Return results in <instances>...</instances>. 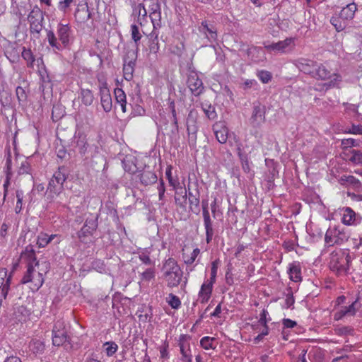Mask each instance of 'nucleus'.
Listing matches in <instances>:
<instances>
[{"label": "nucleus", "mask_w": 362, "mask_h": 362, "mask_svg": "<svg viewBox=\"0 0 362 362\" xmlns=\"http://www.w3.org/2000/svg\"><path fill=\"white\" fill-rule=\"evenodd\" d=\"M57 35L52 30L47 31V39L54 52L69 48L74 40L73 31L69 24L59 23Z\"/></svg>", "instance_id": "nucleus-1"}, {"label": "nucleus", "mask_w": 362, "mask_h": 362, "mask_svg": "<svg viewBox=\"0 0 362 362\" xmlns=\"http://www.w3.org/2000/svg\"><path fill=\"white\" fill-rule=\"evenodd\" d=\"M161 278L165 281L168 288L178 286L182 281L183 272L177 262L173 257H169L163 262L161 267Z\"/></svg>", "instance_id": "nucleus-2"}, {"label": "nucleus", "mask_w": 362, "mask_h": 362, "mask_svg": "<svg viewBox=\"0 0 362 362\" xmlns=\"http://www.w3.org/2000/svg\"><path fill=\"white\" fill-rule=\"evenodd\" d=\"M72 146L84 160H88L98 153V146L90 145L87 141L86 135L81 131L76 132Z\"/></svg>", "instance_id": "nucleus-3"}, {"label": "nucleus", "mask_w": 362, "mask_h": 362, "mask_svg": "<svg viewBox=\"0 0 362 362\" xmlns=\"http://www.w3.org/2000/svg\"><path fill=\"white\" fill-rule=\"evenodd\" d=\"M351 261V257L348 250H335L330 255L329 268L338 275L346 274Z\"/></svg>", "instance_id": "nucleus-4"}, {"label": "nucleus", "mask_w": 362, "mask_h": 362, "mask_svg": "<svg viewBox=\"0 0 362 362\" xmlns=\"http://www.w3.org/2000/svg\"><path fill=\"white\" fill-rule=\"evenodd\" d=\"M313 78L320 80H329L327 83H324L322 88L315 87V90H322L323 88L328 90L330 88L336 86L341 81V76L337 73H332L323 64H319L317 62L316 69L313 73Z\"/></svg>", "instance_id": "nucleus-5"}, {"label": "nucleus", "mask_w": 362, "mask_h": 362, "mask_svg": "<svg viewBox=\"0 0 362 362\" xmlns=\"http://www.w3.org/2000/svg\"><path fill=\"white\" fill-rule=\"evenodd\" d=\"M67 179V170L64 166L59 167L50 179L47 191L51 194L58 195L64 189V182Z\"/></svg>", "instance_id": "nucleus-6"}, {"label": "nucleus", "mask_w": 362, "mask_h": 362, "mask_svg": "<svg viewBox=\"0 0 362 362\" xmlns=\"http://www.w3.org/2000/svg\"><path fill=\"white\" fill-rule=\"evenodd\" d=\"M349 234L344 228L334 226L329 228L325 233V241L329 246L334 245H341L348 240Z\"/></svg>", "instance_id": "nucleus-7"}, {"label": "nucleus", "mask_w": 362, "mask_h": 362, "mask_svg": "<svg viewBox=\"0 0 362 362\" xmlns=\"http://www.w3.org/2000/svg\"><path fill=\"white\" fill-rule=\"evenodd\" d=\"M187 190L188 192L187 195L189 199V209L192 213L197 215L200 213V192L198 182H189Z\"/></svg>", "instance_id": "nucleus-8"}, {"label": "nucleus", "mask_w": 362, "mask_h": 362, "mask_svg": "<svg viewBox=\"0 0 362 362\" xmlns=\"http://www.w3.org/2000/svg\"><path fill=\"white\" fill-rule=\"evenodd\" d=\"M30 23V30L31 33L39 35L43 28L44 16L42 10L35 5L28 16Z\"/></svg>", "instance_id": "nucleus-9"}, {"label": "nucleus", "mask_w": 362, "mask_h": 362, "mask_svg": "<svg viewBox=\"0 0 362 362\" xmlns=\"http://www.w3.org/2000/svg\"><path fill=\"white\" fill-rule=\"evenodd\" d=\"M44 276L37 273L31 262L27 266V271L21 280V283L25 284L31 283L33 288L38 290L44 283Z\"/></svg>", "instance_id": "nucleus-10"}, {"label": "nucleus", "mask_w": 362, "mask_h": 362, "mask_svg": "<svg viewBox=\"0 0 362 362\" xmlns=\"http://www.w3.org/2000/svg\"><path fill=\"white\" fill-rule=\"evenodd\" d=\"M295 47V39L293 37H287L284 40L272 42L265 45L264 47L267 51H273L275 52L286 53L291 51Z\"/></svg>", "instance_id": "nucleus-11"}, {"label": "nucleus", "mask_w": 362, "mask_h": 362, "mask_svg": "<svg viewBox=\"0 0 362 362\" xmlns=\"http://www.w3.org/2000/svg\"><path fill=\"white\" fill-rule=\"evenodd\" d=\"M189 74H188L187 84L191 93L194 96H199L203 93L204 86L202 81L199 78L197 73L189 68Z\"/></svg>", "instance_id": "nucleus-12"}, {"label": "nucleus", "mask_w": 362, "mask_h": 362, "mask_svg": "<svg viewBox=\"0 0 362 362\" xmlns=\"http://www.w3.org/2000/svg\"><path fill=\"white\" fill-rule=\"evenodd\" d=\"M265 106L257 102L254 103L250 123L253 127H259L265 121Z\"/></svg>", "instance_id": "nucleus-13"}, {"label": "nucleus", "mask_w": 362, "mask_h": 362, "mask_svg": "<svg viewBox=\"0 0 362 362\" xmlns=\"http://www.w3.org/2000/svg\"><path fill=\"white\" fill-rule=\"evenodd\" d=\"M198 30L203 34L211 43L215 42L218 39L216 25L210 21H203L198 26Z\"/></svg>", "instance_id": "nucleus-14"}, {"label": "nucleus", "mask_w": 362, "mask_h": 362, "mask_svg": "<svg viewBox=\"0 0 362 362\" xmlns=\"http://www.w3.org/2000/svg\"><path fill=\"white\" fill-rule=\"evenodd\" d=\"M100 103L105 112H109L112 107V100L105 81H99Z\"/></svg>", "instance_id": "nucleus-15"}, {"label": "nucleus", "mask_w": 362, "mask_h": 362, "mask_svg": "<svg viewBox=\"0 0 362 362\" xmlns=\"http://www.w3.org/2000/svg\"><path fill=\"white\" fill-rule=\"evenodd\" d=\"M214 134L220 144H226L228 136V129L224 121H218L212 126Z\"/></svg>", "instance_id": "nucleus-16"}, {"label": "nucleus", "mask_w": 362, "mask_h": 362, "mask_svg": "<svg viewBox=\"0 0 362 362\" xmlns=\"http://www.w3.org/2000/svg\"><path fill=\"white\" fill-rule=\"evenodd\" d=\"M293 64L301 72L310 75L313 77V73L316 69L317 62L305 58H300L293 62Z\"/></svg>", "instance_id": "nucleus-17"}, {"label": "nucleus", "mask_w": 362, "mask_h": 362, "mask_svg": "<svg viewBox=\"0 0 362 362\" xmlns=\"http://www.w3.org/2000/svg\"><path fill=\"white\" fill-rule=\"evenodd\" d=\"M338 182L345 187L350 186L357 192L362 191V183L353 175H344L339 178Z\"/></svg>", "instance_id": "nucleus-18"}, {"label": "nucleus", "mask_w": 362, "mask_h": 362, "mask_svg": "<svg viewBox=\"0 0 362 362\" xmlns=\"http://www.w3.org/2000/svg\"><path fill=\"white\" fill-rule=\"evenodd\" d=\"M56 243H59L60 242V239L57 234H52L49 235L45 233H40L37 239V245L39 247H45L49 243H50L53 240L56 239Z\"/></svg>", "instance_id": "nucleus-19"}, {"label": "nucleus", "mask_w": 362, "mask_h": 362, "mask_svg": "<svg viewBox=\"0 0 362 362\" xmlns=\"http://www.w3.org/2000/svg\"><path fill=\"white\" fill-rule=\"evenodd\" d=\"M343 216L342 223L345 225L350 226L352 224H357L356 214L349 207H346L342 209Z\"/></svg>", "instance_id": "nucleus-20"}, {"label": "nucleus", "mask_w": 362, "mask_h": 362, "mask_svg": "<svg viewBox=\"0 0 362 362\" xmlns=\"http://www.w3.org/2000/svg\"><path fill=\"white\" fill-rule=\"evenodd\" d=\"M139 176L141 184L145 186L154 184L158 180L156 174L148 170H144Z\"/></svg>", "instance_id": "nucleus-21"}, {"label": "nucleus", "mask_w": 362, "mask_h": 362, "mask_svg": "<svg viewBox=\"0 0 362 362\" xmlns=\"http://www.w3.org/2000/svg\"><path fill=\"white\" fill-rule=\"evenodd\" d=\"M357 6L354 3L349 4L344 7L339 13H338L341 18H344L346 21L349 22L354 17Z\"/></svg>", "instance_id": "nucleus-22"}, {"label": "nucleus", "mask_w": 362, "mask_h": 362, "mask_svg": "<svg viewBox=\"0 0 362 362\" xmlns=\"http://www.w3.org/2000/svg\"><path fill=\"white\" fill-rule=\"evenodd\" d=\"M329 22L337 32L344 30L348 25V22L341 18V16L337 13H335L332 16Z\"/></svg>", "instance_id": "nucleus-23"}, {"label": "nucleus", "mask_w": 362, "mask_h": 362, "mask_svg": "<svg viewBox=\"0 0 362 362\" xmlns=\"http://www.w3.org/2000/svg\"><path fill=\"white\" fill-rule=\"evenodd\" d=\"M213 287L211 286V283L204 282L202 286L199 293V296L201 298V303H206L211 297L212 293Z\"/></svg>", "instance_id": "nucleus-24"}, {"label": "nucleus", "mask_w": 362, "mask_h": 362, "mask_svg": "<svg viewBox=\"0 0 362 362\" xmlns=\"http://www.w3.org/2000/svg\"><path fill=\"white\" fill-rule=\"evenodd\" d=\"M74 16L76 19L80 23H85L90 18H91V13L90 12L88 6L81 8H77L76 9Z\"/></svg>", "instance_id": "nucleus-25"}, {"label": "nucleus", "mask_w": 362, "mask_h": 362, "mask_svg": "<svg viewBox=\"0 0 362 362\" xmlns=\"http://www.w3.org/2000/svg\"><path fill=\"white\" fill-rule=\"evenodd\" d=\"M69 337L67 335V331H57L52 332V344L54 346H59L68 341Z\"/></svg>", "instance_id": "nucleus-26"}, {"label": "nucleus", "mask_w": 362, "mask_h": 362, "mask_svg": "<svg viewBox=\"0 0 362 362\" xmlns=\"http://www.w3.org/2000/svg\"><path fill=\"white\" fill-rule=\"evenodd\" d=\"M133 15L137 16V22L143 25L147 18V11L143 4H139L133 9Z\"/></svg>", "instance_id": "nucleus-27"}, {"label": "nucleus", "mask_w": 362, "mask_h": 362, "mask_svg": "<svg viewBox=\"0 0 362 362\" xmlns=\"http://www.w3.org/2000/svg\"><path fill=\"white\" fill-rule=\"evenodd\" d=\"M200 107L209 119L214 120L217 117L215 107L208 102H202Z\"/></svg>", "instance_id": "nucleus-28"}, {"label": "nucleus", "mask_w": 362, "mask_h": 362, "mask_svg": "<svg viewBox=\"0 0 362 362\" xmlns=\"http://www.w3.org/2000/svg\"><path fill=\"white\" fill-rule=\"evenodd\" d=\"M288 273L290 279L293 281L298 282L301 281V269L299 264H292L290 265Z\"/></svg>", "instance_id": "nucleus-29"}, {"label": "nucleus", "mask_w": 362, "mask_h": 362, "mask_svg": "<svg viewBox=\"0 0 362 362\" xmlns=\"http://www.w3.org/2000/svg\"><path fill=\"white\" fill-rule=\"evenodd\" d=\"M23 59L26 62V65L28 68H33L35 57L30 49H26L25 47H23L21 52Z\"/></svg>", "instance_id": "nucleus-30"}, {"label": "nucleus", "mask_w": 362, "mask_h": 362, "mask_svg": "<svg viewBox=\"0 0 362 362\" xmlns=\"http://www.w3.org/2000/svg\"><path fill=\"white\" fill-rule=\"evenodd\" d=\"M204 225L206 230V241L209 243L211 242L214 233L210 216L204 218Z\"/></svg>", "instance_id": "nucleus-31"}, {"label": "nucleus", "mask_w": 362, "mask_h": 362, "mask_svg": "<svg viewBox=\"0 0 362 362\" xmlns=\"http://www.w3.org/2000/svg\"><path fill=\"white\" fill-rule=\"evenodd\" d=\"M361 303L358 302V298H357L351 305L349 306L341 307L345 316H354L356 315V311L360 308Z\"/></svg>", "instance_id": "nucleus-32"}, {"label": "nucleus", "mask_w": 362, "mask_h": 362, "mask_svg": "<svg viewBox=\"0 0 362 362\" xmlns=\"http://www.w3.org/2000/svg\"><path fill=\"white\" fill-rule=\"evenodd\" d=\"M29 347L30 350L35 354H42L45 351V346L44 342L39 339H32L30 342Z\"/></svg>", "instance_id": "nucleus-33"}, {"label": "nucleus", "mask_w": 362, "mask_h": 362, "mask_svg": "<svg viewBox=\"0 0 362 362\" xmlns=\"http://www.w3.org/2000/svg\"><path fill=\"white\" fill-rule=\"evenodd\" d=\"M239 50L244 52L249 58H251V59L253 60V54L255 52H259L262 49L255 46L249 47L246 44L241 42Z\"/></svg>", "instance_id": "nucleus-34"}, {"label": "nucleus", "mask_w": 362, "mask_h": 362, "mask_svg": "<svg viewBox=\"0 0 362 362\" xmlns=\"http://www.w3.org/2000/svg\"><path fill=\"white\" fill-rule=\"evenodd\" d=\"M148 47L150 52L151 54H156L159 51L160 47L158 43V34L156 33V31H153L151 33V40Z\"/></svg>", "instance_id": "nucleus-35"}, {"label": "nucleus", "mask_w": 362, "mask_h": 362, "mask_svg": "<svg viewBox=\"0 0 362 362\" xmlns=\"http://www.w3.org/2000/svg\"><path fill=\"white\" fill-rule=\"evenodd\" d=\"M33 266L35 268L37 267V273L43 276L49 271L50 269V264L46 260H39L36 262Z\"/></svg>", "instance_id": "nucleus-36"}, {"label": "nucleus", "mask_w": 362, "mask_h": 362, "mask_svg": "<svg viewBox=\"0 0 362 362\" xmlns=\"http://www.w3.org/2000/svg\"><path fill=\"white\" fill-rule=\"evenodd\" d=\"M81 95L82 103L85 105L88 106L93 103L94 96H93V94L91 90H90L88 89H82Z\"/></svg>", "instance_id": "nucleus-37"}, {"label": "nucleus", "mask_w": 362, "mask_h": 362, "mask_svg": "<svg viewBox=\"0 0 362 362\" xmlns=\"http://www.w3.org/2000/svg\"><path fill=\"white\" fill-rule=\"evenodd\" d=\"M149 17L153 26V30L161 27V12H151Z\"/></svg>", "instance_id": "nucleus-38"}, {"label": "nucleus", "mask_w": 362, "mask_h": 362, "mask_svg": "<svg viewBox=\"0 0 362 362\" xmlns=\"http://www.w3.org/2000/svg\"><path fill=\"white\" fill-rule=\"evenodd\" d=\"M216 341V339L210 337H204L202 338L200 340L201 346L206 349H214L216 346L214 345V342Z\"/></svg>", "instance_id": "nucleus-39"}, {"label": "nucleus", "mask_w": 362, "mask_h": 362, "mask_svg": "<svg viewBox=\"0 0 362 362\" xmlns=\"http://www.w3.org/2000/svg\"><path fill=\"white\" fill-rule=\"evenodd\" d=\"M156 269L154 266L146 269L141 274V279L145 281H150L155 278Z\"/></svg>", "instance_id": "nucleus-40"}, {"label": "nucleus", "mask_w": 362, "mask_h": 362, "mask_svg": "<svg viewBox=\"0 0 362 362\" xmlns=\"http://www.w3.org/2000/svg\"><path fill=\"white\" fill-rule=\"evenodd\" d=\"M92 269L99 273H106V265L104 261L101 259H95L91 263Z\"/></svg>", "instance_id": "nucleus-41"}, {"label": "nucleus", "mask_w": 362, "mask_h": 362, "mask_svg": "<svg viewBox=\"0 0 362 362\" xmlns=\"http://www.w3.org/2000/svg\"><path fill=\"white\" fill-rule=\"evenodd\" d=\"M103 346L105 347V352L107 356H112L118 349V346L115 341H107Z\"/></svg>", "instance_id": "nucleus-42"}, {"label": "nucleus", "mask_w": 362, "mask_h": 362, "mask_svg": "<svg viewBox=\"0 0 362 362\" xmlns=\"http://www.w3.org/2000/svg\"><path fill=\"white\" fill-rule=\"evenodd\" d=\"M16 94L20 104H25L27 102L28 95L25 88L18 86L16 89Z\"/></svg>", "instance_id": "nucleus-43"}, {"label": "nucleus", "mask_w": 362, "mask_h": 362, "mask_svg": "<svg viewBox=\"0 0 362 362\" xmlns=\"http://www.w3.org/2000/svg\"><path fill=\"white\" fill-rule=\"evenodd\" d=\"M114 93L117 104L127 103L126 94L122 88H116Z\"/></svg>", "instance_id": "nucleus-44"}, {"label": "nucleus", "mask_w": 362, "mask_h": 362, "mask_svg": "<svg viewBox=\"0 0 362 362\" xmlns=\"http://www.w3.org/2000/svg\"><path fill=\"white\" fill-rule=\"evenodd\" d=\"M93 230H90V229L88 227H86L84 225L81 228V229L77 233L78 238L80 239L81 242L85 241V238L93 234Z\"/></svg>", "instance_id": "nucleus-45"}, {"label": "nucleus", "mask_w": 362, "mask_h": 362, "mask_svg": "<svg viewBox=\"0 0 362 362\" xmlns=\"http://www.w3.org/2000/svg\"><path fill=\"white\" fill-rule=\"evenodd\" d=\"M124 170L131 174H134L136 172L137 168L136 165L129 160L124 159L122 161Z\"/></svg>", "instance_id": "nucleus-46"}, {"label": "nucleus", "mask_w": 362, "mask_h": 362, "mask_svg": "<svg viewBox=\"0 0 362 362\" xmlns=\"http://www.w3.org/2000/svg\"><path fill=\"white\" fill-rule=\"evenodd\" d=\"M197 111L194 108L190 110L186 119V124H197Z\"/></svg>", "instance_id": "nucleus-47"}, {"label": "nucleus", "mask_w": 362, "mask_h": 362, "mask_svg": "<svg viewBox=\"0 0 362 362\" xmlns=\"http://www.w3.org/2000/svg\"><path fill=\"white\" fill-rule=\"evenodd\" d=\"M16 198L17 202L15 207V211L16 214H18L21 212L22 209V205H23V192L21 189H18L16 192Z\"/></svg>", "instance_id": "nucleus-48"}, {"label": "nucleus", "mask_w": 362, "mask_h": 362, "mask_svg": "<svg viewBox=\"0 0 362 362\" xmlns=\"http://www.w3.org/2000/svg\"><path fill=\"white\" fill-rule=\"evenodd\" d=\"M186 127L189 139L195 141L197 139V133L198 131L197 124H186Z\"/></svg>", "instance_id": "nucleus-49"}, {"label": "nucleus", "mask_w": 362, "mask_h": 362, "mask_svg": "<svg viewBox=\"0 0 362 362\" xmlns=\"http://www.w3.org/2000/svg\"><path fill=\"white\" fill-rule=\"evenodd\" d=\"M351 153L352 156L349 160L354 164H362V152L358 150H353Z\"/></svg>", "instance_id": "nucleus-50"}, {"label": "nucleus", "mask_w": 362, "mask_h": 362, "mask_svg": "<svg viewBox=\"0 0 362 362\" xmlns=\"http://www.w3.org/2000/svg\"><path fill=\"white\" fill-rule=\"evenodd\" d=\"M257 76L263 83H269L272 78V75L269 71L262 70L258 71Z\"/></svg>", "instance_id": "nucleus-51"}, {"label": "nucleus", "mask_w": 362, "mask_h": 362, "mask_svg": "<svg viewBox=\"0 0 362 362\" xmlns=\"http://www.w3.org/2000/svg\"><path fill=\"white\" fill-rule=\"evenodd\" d=\"M84 226L89 228L90 230L95 231L98 226V216L95 217L88 218L85 221Z\"/></svg>", "instance_id": "nucleus-52"}, {"label": "nucleus", "mask_w": 362, "mask_h": 362, "mask_svg": "<svg viewBox=\"0 0 362 362\" xmlns=\"http://www.w3.org/2000/svg\"><path fill=\"white\" fill-rule=\"evenodd\" d=\"M131 31H132V37L133 40L134 41L136 45L138 46V42L141 38V35L139 33V27L135 24L132 25H131Z\"/></svg>", "instance_id": "nucleus-53"}, {"label": "nucleus", "mask_w": 362, "mask_h": 362, "mask_svg": "<svg viewBox=\"0 0 362 362\" xmlns=\"http://www.w3.org/2000/svg\"><path fill=\"white\" fill-rule=\"evenodd\" d=\"M185 49V45L181 42L171 47V53L177 57H181L183 54Z\"/></svg>", "instance_id": "nucleus-54"}, {"label": "nucleus", "mask_w": 362, "mask_h": 362, "mask_svg": "<svg viewBox=\"0 0 362 362\" xmlns=\"http://www.w3.org/2000/svg\"><path fill=\"white\" fill-rule=\"evenodd\" d=\"M168 298H170L168 300V304L171 306L172 308L178 309L180 307L181 301L177 296L173 293H170Z\"/></svg>", "instance_id": "nucleus-55"}, {"label": "nucleus", "mask_w": 362, "mask_h": 362, "mask_svg": "<svg viewBox=\"0 0 362 362\" xmlns=\"http://www.w3.org/2000/svg\"><path fill=\"white\" fill-rule=\"evenodd\" d=\"M74 0H62L58 4V9L66 14Z\"/></svg>", "instance_id": "nucleus-56"}, {"label": "nucleus", "mask_w": 362, "mask_h": 362, "mask_svg": "<svg viewBox=\"0 0 362 362\" xmlns=\"http://www.w3.org/2000/svg\"><path fill=\"white\" fill-rule=\"evenodd\" d=\"M295 303V299L293 295V292L291 291V288H289L288 289V293L286 295V299H285V308H291Z\"/></svg>", "instance_id": "nucleus-57"}, {"label": "nucleus", "mask_w": 362, "mask_h": 362, "mask_svg": "<svg viewBox=\"0 0 362 362\" xmlns=\"http://www.w3.org/2000/svg\"><path fill=\"white\" fill-rule=\"evenodd\" d=\"M157 189L158 192L159 200L163 202L165 198V187L163 179H160ZM161 204L163 205L164 202H162Z\"/></svg>", "instance_id": "nucleus-58"}, {"label": "nucleus", "mask_w": 362, "mask_h": 362, "mask_svg": "<svg viewBox=\"0 0 362 362\" xmlns=\"http://www.w3.org/2000/svg\"><path fill=\"white\" fill-rule=\"evenodd\" d=\"M129 107L132 110L131 115L134 117L142 115L145 113V110L139 105H135L133 106L131 103H129Z\"/></svg>", "instance_id": "nucleus-59"}, {"label": "nucleus", "mask_w": 362, "mask_h": 362, "mask_svg": "<svg viewBox=\"0 0 362 362\" xmlns=\"http://www.w3.org/2000/svg\"><path fill=\"white\" fill-rule=\"evenodd\" d=\"M165 175L168 180L169 185L172 186L174 189H175L176 187L179 185V182L176 179L173 177L171 167L167 168Z\"/></svg>", "instance_id": "nucleus-60"}, {"label": "nucleus", "mask_w": 362, "mask_h": 362, "mask_svg": "<svg viewBox=\"0 0 362 362\" xmlns=\"http://www.w3.org/2000/svg\"><path fill=\"white\" fill-rule=\"evenodd\" d=\"M134 68L129 66L123 65L124 77L126 80L130 81L133 77Z\"/></svg>", "instance_id": "nucleus-61"}, {"label": "nucleus", "mask_w": 362, "mask_h": 362, "mask_svg": "<svg viewBox=\"0 0 362 362\" xmlns=\"http://www.w3.org/2000/svg\"><path fill=\"white\" fill-rule=\"evenodd\" d=\"M341 146H343L344 148H346L351 146H358V141L351 138L345 139H342Z\"/></svg>", "instance_id": "nucleus-62"}, {"label": "nucleus", "mask_w": 362, "mask_h": 362, "mask_svg": "<svg viewBox=\"0 0 362 362\" xmlns=\"http://www.w3.org/2000/svg\"><path fill=\"white\" fill-rule=\"evenodd\" d=\"M139 258L144 264L151 267L154 266V262L147 254L142 252L139 255Z\"/></svg>", "instance_id": "nucleus-63"}, {"label": "nucleus", "mask_w": 362, "mask_h": 362, "mask_svg": "<svg viewBox=\"0 0 362 362\" xmlns=\"http://www.w3.org/2000/svg\"><path fill=\"white\" fill-rule=\"evenodd\" d=\"M30 170V165L27 160H24L21 163V165L18 170L19 175L28 174Z\"/></svg>", "instance_id": "nucleus-64"}]
</instances>
